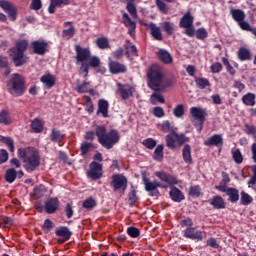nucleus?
<instances>
[{
    "label": "nucleus",
    "mask_w": 256,
    "mask_h": 256,
    "mask_svg": "<svg viewBox=\"0 0 256 256\" xmlns=\"http://www.w3.org/2000/svg\"><path fill=\"white\" fill-rule=\"evenodd\" d=\"M95 136L98 139V143L104 147V149H113L117 143H119V139L121 136L119 135V131L115 129H111L107 131L105 126H97L95 128V132L88 131L84 135L86 141H94Z\"/></svg>",
    "instance_id": "nucleus-1"
},
{
    "label": "nucleus",
    "mask_w": 256,
    "mask_h": 256,
    "mask_svg": "<svg viewBox=\"0 0 256 256\" xmlns=\"http://www.w3.org/2000/svg\"><path fill=\"white\" fill-rule=\"evenodd\" d=\"M148 87L152 91H165L169 87H173L172 79H165L163 70L158 65H152L147 72Z\"/></svg>",
    "instance_id": "nucleus-2"
},
{
    "label": "nucleus",
    "mask_w": 256,
    "mask_h": 256,
    "mask_svg": "<svg viewBox=\"0 0 256 256\" xmlns=\"http://www.w3.org/2000/svg\"><path fill=\"white\" fill-rule=\"evenodd\" d=\"M18 157L24 163V169L27 173H33L41 165V156L39 151L33 147L19 148Z\"/></svg>",
    "instance_id": "nucleus-3"
},
{
    "label": "nucleus",
    "mask_w": 256,
    "mask_h": 256,
    "mask_svg": "<svg viewBox=\"0 0 256 256\" xmlns=\"http://www.w3.org/2000/svg\"><path fill=\"white\" fill-rule=\"evenodd\" d=\"M29 47V42L25 39L17 40L15 46L10 48V57L15 67H23L26 63H29V58L25 55Z\"/></svg>",
    "instance_id": "nucleus-4"
},
{
    "label": "nucleus",
    "mask_w": 256,
    "mask_h": 256,
    "mask_svg": "<svg viewBox=\"0 0 256 256\" xmlns=\"http://www.w3.org/2000/svg\"><path fill=\"white\" fill-rule=\"evenodd\" d=\"M7 91L12 97H22L25 95V78L20 74H12L6 83Z\"/></svg>",
    "instance_id": "nucleus-5"
},
{
    "label": "nucleus",
    "mask_w": 256,
    "mask_h": 256,
    "mask_svg": "<svg viewBox=\"0 0 256 256\" xmlns=\"http://www.w3.org/2000/svg\"><path fill=\"white\" fill-rule=\"evenodd\" d=\"M75 51L76 65L82 63L80 67V75L87 77V75H89V64L85 61H89V58L91 57V50L89 48H82L81 46L76 45Z\"/></svg>",
    "instance_id": "nucleus-6"
},
{
    "label": "nucleus",
    "mask_w": 256,
    "mask_h": 256,
    "mask_svg": "<svg viewBox=\"0 0 256 256\" xmlns=\"http://www.w3.org/2000/svg\"><path fill=\"white\" fill-rule=\"evenodd\" d=\"M165 141L168 149H177V146L181 147L185 143H189V137L185 136L184 133L179 134L177 131H174L166 135Z\"/></svg>",
    "instance_id": "nucleus-7"
},
{
    "label": "nucleus",
    "mask_w": 256,
    "mask_h": 256,
    "mask_svg": "<svg viewBox=\"0 0 256 256\" xmlns=\"http://www.w3.org/2000/svg\"><path fill=\"white\" fill-rule=\"evenodd\" d=\"M142 181L144 183L145 191L150 195V197H159V189H167V186L161 184V182H157V180L151 181V179L146 176L142 177Z\"/></svg>",
    "instance_id": "nucleus-8"
},
{
    "label": "nucleus",
    "mask_w": 256,
    "mask_h": 256,
    "mask_svg": "<svg viewBox=\"0 0 256 256\" xmlns=\"http://www.w3.org/2000/svg\"><path fill=\"white\" fill-rule=\"evenodd\" d=\"M195 18H193V15H191V12H186L181 20H180V27H182L185 30V35L188 37H193L195 35V26H193V21Z\"/></svg>",
    "instance_id": "nucleus-9"
},
{
    "label": "nucleus",
    "mask_w": 256,
    "mask_h": 256,
    "mask_svg": "<svg viewBox=\"0 0 256 256\" xmlns=\"http://www.w3.org/2000/svg\"><path fill=\"white\" fill-rule=\"evenodd\" d=\"M111 187H113L114 191H125L127 189V178L121 174L112 175Z\"/></svg>",
    "instance_id": "nucleus-10"
},
{
    "label": "nucleus",
    "mask_w": 256,
    "mask_h": 256,
    "mask_svg": "<svg viewBox=\"0 0 256 256\" xmlns=\"http://www.w3.org/2000/svg\"><path fill=\"white\" fill-rule=\"evenodd\" d=\"M190 115L193 117V119L200 121L201 126L198 130L200 133L201 129H203L202 125H203V123H205V117H207V109L201 108V107H191Z\"/></svg>",
    "instance_id": "nucleus-11"
},
{
    "label": "nucleus",
    "mask_w": 256,
    "mask_h": 256,
    "mask_svg": "<svg viewBox=\"0 0 256 256\" xmlns=\"http://www.w3.org/2000/svg\"><path fill=\"white\" fill-rule=\"evenodd\" d=\"M87 175L93 181L101 179L103 177V166L97 162L90 163V169L87 172Z\"/></svg>",
    "instance_id": "nucleus-12"
},
{
    "label": "nucleus",
    "mask_w": 256,
    "mask_h": 256,
    "mask_svg": "<svg viewBox=\"0 0 256 256\" xmlns=\"http://www.w3.org/2000/svg\"><path fill=\"white\" fill-rule=\"evenodd\" d=\"M55 235L58 238V243L60 245H63V243L69 241V239H71V236L73 235V233L71 232V230H69V227L67 226H61V227H58L56 228L55 230Z\"/></svg>",
    "instance_id": "nucleus-13"
},
{
    "label": "nucleus",
    "mask_w": 256,
    "mask_h": 256,
    "mask_svg": "<svg viewBox=\"0 0 256 256\" xmlns=\"http://www.w3.org/2000/svg\"><path fill=\"white\" fill-rule=\"evenodd\" d=\"M206 235L207 234L203 231H195V228L193 226L187 227L186 230L184 231V237H186V239H192L194 241H203Z\"/></svg>",
    "instance_id": "nucleus-14"
},
{
    "label": "nucleus",
    "mask_w": 256,
    "mask_h": 256,
    "mask_svg": "<svg viewBox=\"0 0 256 256\" xmlns=\"http://www.w3.org/2000/svg\"><path fill=\"white\" fill-rule=\"evenodd\" d=\"M0 9L4 10L5 13H8L11 21L17 19V8L7 0H0Z\"/></svg>",
    "instance_id": "nucleus-15"
},
{
    "label": "nucleus",
    "mask_w": 256,
    "mask_h": 256,
    "mask_svg": "<svg viewBox=\"0 0 256 256\" xmlns=\"http://www.w3.org/2000/svg\"><path fill=\"white\" fill-rule=\"evenodd\" d=\"M31 47L36 55H43L47 53L49 44L45 40H37L31 43Z\"/></svg>",
    "instance_id": "nucleus-16"
},
{
    "label": "nucleus",
    "mask_w": 256,
    "mask_h": 256,
    "mask_svg": "<svg viewBox=\"0 0 256 256\" xmlns=\"http://www.w3.org/2000/svg\"><path fill=\"white\" fill-rule=\"evenodd\" d=\"M117 87H118V92L121 95L122 99H124V101H127L129 97H133V91H134L133 86L129 84H118Z\"/></svg>",
    "instance_id": "nucleus-17"
},
{
    "label": "nucleus",
    "mask_w": 256,
    "mask_h": 256,
    "mask_svg": "<svg viewBox=\"0 0 256 256\" xmlns=\"http://www.w3.org/2000/svg\"><path fill=\"white\" fill-rule=\"evenodd\" d=\"M23 175H25V173H23V170H19L17 172V170H15V168H10L8 170H6L5 173V181L7 183H14L15 180L17 179H21L23 177Z\"/></svg>",
    "instance_id": "nucleus-18"
},
{
    "label": "nucleus",
    "mask_w": 256,
    "mask_h": 256,
    "mask_svg": "<svg viewBox=\"0 0 256 256\" xmlns=\"http://www.w3.org/2000/svg\"><path fill=\"white\" fill-rule=\"evenodd\" d=\"M40 81L44 89H52V87H55V83H57V77L51 73H47L41 76Z\"/></svg>",
    "instance_id": "nucleus-19"
},
{
    "label": "nucleus",
    "mask_w": 256,
    "mask_h": 256,
    "mask_svg": "<svg viewBox=\"0 0 256 256\" xmlns=\"http://www.w3.org/2000/svg\"><path fill=\"white\" fill-rule=\"evenodd\" d=\"M123 24L125 27H128V33L130 37H135V30L137 29V23L135 21L131 20V17H129V14L123 13L122 15Z\"/></svg>",
    "instance_id": "nucleus-20"
},
{
    "label": "nucleus",
    "mask_w": 256,
    "mask_h": 256,
    "mask_svg": "<svg viewBox=\"0 0 256 256\" xmlns=\"http://www.w3.org/2000/svg\"><path fill=\"white\" fill-rule=\"evenodd\" d=\"M155 175L160 179V181L167 183V185H177V178L171 174L157 171L155 172Z\"/></svg>",
    "instance_id": "nucleus-21"
},
{
    "label": "nucleus",
    "mask_w": 256,
    "mask_h": 256,
    "mask_svg": "<svg viewBox=\"0 0 256 256\" xmlns=\"http://www.w3.org/2000/svg\"><path fill=\"white\" fill-rule=\"evenodd\" d=\"M204 145L206 147H219V145H223V136L221 134H214L204 141Z\"/></svg>",
    "instance_id": "nucleus-22"
},
{
    "label": "nucleus",
    "mask_w": 256,
    "mask_h": 256,
    "mask_svg": "<svg viewBox=\"0 0 256 256\" xmlns=\"http://www.w3.org/2000/svg\"><path fill=\"white\" fill-rule=\"evenodd\" d=\"M109 70H110V73H112L113 75H117L119 73H125L127 71V66L117 61H110Z\"/></svg>",
    "instance_id": "nucleus-23"
},
{
    "label": "nucleus",
    "mask_w": 256,
    "mask_h": 256,
    "mask_svg": "<svg viewBox=\"0 0 256 256\" xmlns=\"http://www.w3.org/2000/svg\"><path fill=\"white\" fill-rule=\"evenodd\" d=\"M44 209L49 215L55 213L59 209V200L57 198H50L46 201Z\"/></svg>",
    "instance_id": "nucleus-24"
},
{
    "label": "nucleus",
    "mask_w": 256,
    "mask_h": 256,
    "mask_svg": "<svg viewBox=\"0 0 256 256\" xmlns=\"http://www.w3.org/2000/svg\"><path fill=\"white\" fill-rule=\"evenodd\" d=\"M148 27L150 29V33L155 39V41H163V33H161V28L157 26V24L151 22L148 24Z\"/></svg>",
    "instance_id": "nucleus-25"
},
{
    "label": "nucleus",
    "mask_w": 256,
    "mask_h": 256,
    "mask_svg": "<svg viewBox=\"0 0 256 256\" xmlns=\"http://www.w3.org/2000/svg\"><path fill=\"white\" fill-rule=\"evenodd\" d=\"M158 59L162 61V63H165L166 65H169L173 63V56H171V53L165 49H160L157 53Z\"/></svg>",
    "instance_id": "nucleus-26"
},
{
    "label": "nucleus",
    "mask_w": 256,
    "mask_h": 256,
    "mask_svg": "<svg viewBox=\"0 0 256 256\" xmlns=\"http://www.w3.org/2000/svg\"><path fill=\"white\" fill-rule=\"evenodd\" d=\"M98 114H102V117H109V102L104 99L98 101Z\"/></svg>",
    "instance_id": "nucleus-27"
},
{
    "label": "nucleus",
    "mask_w": 256,
    "mask_h": 256,
    "mask_svg": "<svg viewBox=\"0 0 256 256\" xmlns=\"http://www.w3.org/2000/svg\"><path fill=\"white\" fill-rule=\"evenodd\" d=\"M73 22H64L63 27H69V29H64L62 31V37L64 39H73L75 35V26L72 25Z\"/></svg>",
    "instance_id": "nucleus-28"
},
{
    "label": "nucleus",
    "mask_w": 256,
    "mask_h": 256,
    "mask_svg": "<svg viewBox=\"0 0 256 256\" xmlns=\"http://www.w3.org/2000/svg\"><path fill=\"white\" fill-rule=\"evenodd\" d=\"M65 5H69V0H50L48 13L53 15L55 13V7H65Z\"/></svg>",
    "instance_id": "nucleus-29"
},
{
    "label": "nucleus",
    "mask_w": 256,
    "mask_h": 256,
    "mask_svg": "<svg viewBox=\"0 0 256 256\" xmlns=\"http://www.w3.org/2000/svg\"><path fill=\"white\" fill-rule=\"evenodd\" d=\"M169 195L172 201H175L176 203H181V201L185 199V196L177 187L172 188L169 192Z\"/></svg>",
    "instance_id": "nucleus-30"
},
{
    "label": "nucleus",
    "mask_w": 256,
    "mask_h": 256,
    "mask_svg": "<svg viewBox=\"0 0 256 256\" xmlns=\"http://www.w3.org/2000/svg\"><path fill=\"white\" fill-rule=\"evenodd\" d=\"M182 157L188 165H191L193 163V158L191 157V146L189 144L184 145V148L182 150Z\"/></svg>",
    "instance_id": "nucleus-31"
},
{
    "label": "nucleus",
    "mask_w": 256,
    "mask_h": 256,
    "mask_svg": "<svg viewBox=\"0 0 256 256\" xmlns=\"http://www.w3.org/2000/svg\"><path fill=\"white\" fill-rule=\"evenodd\" d=\"M62 139H65V134H62L59 130L53 128L50 134V141L53 143H61Z\"/></svg>",
    "instance_id": "nucleus-32"
},
{
    "label": "nucleus",
    "mask_w": 256,
    "mask_h": 256,
    "mask_svg": "<svg viewBox=\"0 0 256 256\" xmlns=\"http://www.w3.org/2000/svg\"><path fill=\"white\" fill-rule=\"evenodd\" d=\"M214 209H225V200L221 196H214L210 202Z\"/></svg>",
    "instance_id": "nucleus-33"
},
{
    "label": "nucleus",
    "mask_w": 256,
    "mask_h": 256,
    "mask_svg": "<svg viewBox=\"0 0 256 256\" xmlns=\"http://www.w3.org/2000/svg\"><path fill=\"white\" fill-rule=\"evenodd\" d=\"M230 13L234 21H236V23H240L245 19V12L241 9H232Z\"/></svg>",
    "instance_id": "nucleus-34"
},
{
    "label": "nucleus",
    "mask_w": 256,
    "mask_h": 256,
    "mask_svg": "<svg viewBox=\"0 0 256 256\" xmlns=\"http://www.w3.org/2000/svg\"><path fill=\"white\" fill-rule=\"evenodd\" d=\"M0 142L4 143L11 153L15 152V142L13 141V138L0 135Z\"/></svg>",
    "instance_id": "nucleus-35"
},
{
    "label": "nucleus",
    "mask_w": 256,
    "mask_h": 256,
    "mask_svg": "<svg viewBox=\"0 0 256 256\" xmlns=\"http://www.w3.org/2000/svg\"><path fill=\"white\" fill-rule=\"evenodd\" d=\"M242 103L248 107L255 106V94L249 92L242 97Z\"/></svg>",
    "instance_id": "nucleus-36"
},
{
    "label": "nucleus",
    "mask_w": 256,
    "mask_h": 256,
    "mask_svg": "<svg viewBox=\"0 0 256 256\" xmlns=\"http://www.w3.org/2000/svg\"><path fill=\"white\" fill-rule=\"evenodd\" d=\"M76 91L78 93H91V94L94 93L93 88H91V84L89 82H84L83 84H79L76 87Z\"/></svg>",
    "instance_id": "nucleus-37"
},
{
    "label": "nucleus",
    "mask_w": 256,
    "mask_h": 256,
    "mask_svg": "<svg viewBox=\"0 0 256 256\" xmlns=\"http://www.w3.org/2000/svg\"><path fill=\"white\" fill-rule=\"evenodd\" d=\"M231 203H237L239 201V190L235 188H228L227 194Z\"/></svg>",
    "instance_id": "nucleus-38"
},
{
    "label": "nucleus",
    "mask_w": 256,
    "mask_h": 256,
    "mask_svg": "<svg viewBox=\"0 0 256 256\" xmlns=\"http://www.w3.org/2000/svg\"><path fill=\"white\" fill-rule=\"evenodd\" d=\"M240 61H249L251 59V51L247 48H240L238 51Z\"/></svg>",
    "instance_id": "nucleus-39"
},
{
    "label": "nucleus",
    "mask_w": 256,
    "mask_h": 256,
    "mask_svg": "<svg viewBox=\"0 0 256 256\" xmlns=\"http://www.w3.org/2000/svg\"><path fill=\"white\" fill-rule=\"evenodd\" d=\"M195 83L198 89H206V87H211V83L207 78L195 77Z\"/></svg>",
    "instance_id": "nucleus-40"
},
{
    "label": "nucleus",
    "mask_w": 256,
    "mask_h": 256,
    "mask_svg": "<svg viewBox=\"0 0 256 256\" xmlns=\"http://www.w3.org/2000/svg\"><path fill=\"white\" fill-rule=\"evenodd\" d=\"M95 43L98 49H109V47H111L109 45V39H107V37H100L96 39Z\"/></svg>",
    "instance_id": "nucleus-41"
},
{
    "label": "nucleus",
    "mask_w": 256,
    "mask_h": 256,
    "mask_svg": "<svg viewBox=\"0 0 256 256\" xmlns=\"http://www.w3.org/2000/svg\"><path fill=\"white\" fill-rule=\"evenodd\" d=\"M240 195H241V198H240L241 205H251V203H253V197H251V195H249L247 192L242 191Z\"/></svg>",
    "instance_id": "nucleus-42"
},
{
    "label": "nucleus",
    "mask_w": 256,
    "mask_h": 256,
    "mask_svg": "<svg viewBox=\"0 0 256 256\" xmlns=\"http://www.w3.org/2000/svg\"><path fill=\"white\" fill-rule=\"evenodd\" d=\"M150 101L152 105H157V103H165V98L163 94L154 92L150 97Z\"/></svg>",
    "instance_id": "nucleus-43"
},
{
    "label": "nucleus",
    "mask_w": 256,
    "mask_h": 256,
    "mask_svg": "<svg viewBox=\"0 0 256 256\" xmlns=\"http://www.w3.org/2000/svg\"><path fill=\"white\" fill-rule=\"evenodd\" d=\"M0 123L1 125H11V116L5 110L0 112Z\"/></svg>",
    "instance_id": "nucleus-44"
},
{
    "label": "nucleus",
    "mask_w": 256,
    "mask_h": 256,
    "mask_svg": "<svg viewBox=\"0 0 256 256\" xmlns=\"http://www.w3.org/2000/svg\"><path fill=\"white\" fill-rule=\"evenodd\" d=\"M232 158H233V161L238 165H241V163H243V154L239 149L232 150Z\"/></svg>",
    "instance_id": "nucleus-45"
},
{
    "label": "nucleus",
    "mask_w": 256,
    "mask_h": 256,
    "mask_svg": "<svg viewBox=\"0 0 256 256\" xmlns=\"http://www.w3.org/2000/svg\"><path fill=\"white\" fill-rule=\"evenodd\" d=\"M162 27L164 31H166L167 35H173V33H175V24L171 22H163Z\"/></svg>",
    "instance_id": "nucleus-46"
},
{
    "label": "nucleus",
    "mask_w": 256,
    "mask_h": 256,
    "mask_svg": "<svg viewBox=\"0 0 256 256\" xmlns=\"http://www.w3.org/2000/svg\"><path fill=\"white\" fill-rule=\"evenodd\" d=\"M31 127L35 133H41L43 131V123L37 118L32 121Z\"/></svg>",
    "instance_id": "nucleus-47"
},
{
    "label": "nucleus",
    "mask_w": 256,
    "mask_h": 256,
    "mask_svg": "<svg viewBox=\"0 0 256 256\" xmlns=\"http://www.w3.org/2000/svg\"><path fill=\"white\" fill-rule=\"evenodd\" d=\"M173 115L176 116L178 119L183 117V115H185V107L183 106V104H178L174 108Z\"/></svg>",
    "instance_id": "nucleus-48"
},
{
    "label": "nucleus",
    "mask_w": 256,
    "mask_h": 256,
    "mask_svg": "<svg viewBox=\"0 0 256 256\" xmlns=\"http://www.w3.org/2000/svg\"><path fill=\"white\" fill-rule=\"evenodd\" d=\"M142 144L147 149H155V147H157V141L153 138H147V139L143 140Z\"/></svg>",
    "instance_id": "nucleus-49"
},
{
    "label": "nucleus",
    "mask_w": 256,
    "mask_h": 256,
    "mask_svg": "<svg viewBox=\"0 0 256 256\" xmlns=\"http://www.w3.org/2000/svg\"><path fill=\"white\" fill-rule=\"evenodd\" d=\"M156 7H158L159 11L163 13V15H167L169 8H167V4L163 0H156Z\"/></svg>",
    "instance_id": "nucleus-50"
},
{
    "label": "nucleus",
    "mask_w": 256,
    "mask_h": 256,
    "mask_svg": "<svg viewBox=\"0 0 256 256\" xmlns=\"http://www.w3.org/2000/svg\"><path fill=\"white\" fill-rule=\"evenodd\" d=\"M101 65V60L97 56H92L88 59V69L89 67L96 68Z\"/></svg>",
    "instance_id": "nucleus-51"
},
{
    "label": "nucleus",
    "mask_w": 256,
    "mask_h": 256,
    "mask_svg": "<svg viewBox=\"0 0 256 256\" xmlns=\"http://www.w3.org/2000/svg\"><path fill=\"white\" fill-rule=\"evenodd\" d=\"M161 129L164 133H173L175 132V127L171 125L170 121H165L161 124Z\"/></svg>",
    "instance_id": "nucleus-52"
},
{
    "label": "nucleus",
    "mask_w": 256,
    "mask_h": 256,
    "mask_svg": "<svg viewBox=\"0 0 256 256\" xmlns=\"http://www.w3.org/2000/svg\"><path fill=\"white\" fill-rule=\"evenodd\" d=\"M153 158L155 161H161L163 159V145H158L156 147Z\"/></svg>",
    "instance_id": "nucleus-53"
},
{
    "label": "nucleus",
    "mask_w": 256,
    "mask_h": 256,
    "mask_svg": "<svg viewBox=\"0 0 256 256\" xmlns=\"http://www.w3.org/2000/svg\"><path fill=\"white\" fill-rule=\"evenodd\" d=\"M126 9L133 19H137V8L133 5V2H128Z\"/></svg>",
    "instance_id": "nucleus-54"
},
{
    "label": "nucleus",
    "mask_w": 256,
    "mask_h": 256,
    "mask_svg": "<svg viewBox=\"0 0 256 256\" xmlns=\"http://www.w3.org/2000/svg\"><path fill=\"white\" fill-rule=\"evenodd\" d=\"M94 207H97V202L93 198H88L83 202L84 209H93Z\"/></svg>",
    "instance_id": "nucleus-55"
},
{
    "label": "nucleus",
    "mask_w": 256,
    "mask_h": 256,
    "mask_svg": "<svg viewBox=\"0 0 256 256\" xmlns=\"http://www.w3.org/2000/svg\"><path fill=\"white\" fill-rule=\"evenodd\" d=\"M127 233L130 237H132L133 239H136V237H139V235H141V231H139L138 228H135L133 226L128 227L127 229Z\"/></svg>",
    "instance_id": "nucleus-56"
},
{
    "label": "nucleus",
    "mask_w": 256,
    "mask_h": 256,
    "mask_svg": "<svg viewBox=\"0 0 256 256\" xmlns=\"http://www.w3.org/2000/svg\"><path fill=\"white\" fill-rule=\"evenodd\" d=\"M127 57H137V46L131 45L126 47Z\"/></svg>",
    "instance_id": "nucleus-57"
},
{
    "label": "nucleus",
    "mask_w": 256,
    "mask_h": 256,
    "mask_svg": "<svg viewBox=\"0 0 256 256\" xmlns=\"http://www.w3.org/2000/svg\"><path fill=\"white\" fill-rule=\"evenodd\" d=\"M9 161V152L5 149H0V165Z\"/></svg>",
    "instance_id": "nucleus-58"
},
{
    "label": "nucleus",
    "mask_w": 256,
    "mask_h": 256,
    "mask_svg": "<svg viewBox=\"0 0 256 256\" xmlns=\"http://www.w3.org/2000/svg\"><path fill=\"white\" fill-rule=\"evenodd\" d=\"M244 131H245V133H247V135H252V137H254V139H256V127L255 126L245 125Z\"/></svg>",
    "instance_id": "nucleus-59"
},
{
    "label": "nucleus",
    "mask_w": 256,
    "mask_h": 256,
    "mask_svg": "<svg viewBox=\"0 0 256 256\" xmlns=\"http://www.w3.org/2000/svg\"><path fill=\"white\" fill-rule=\"evenodd\" d=\"M91 147H93L92 143H88V142H84L81 144V154L82 155H87L89 153V149H91Z\"/></svg>",
    "instance_id": "nucleus-60"
},
{
    "label": "nucleus",
    "mask_w": 256,
    "mask_h": 256,
    "mask_svg": "<svg viewBox=\"0 0 256 256\" xmlns=\"http://www.w3.org/2000/svg\"><path fill=\"white\" fill-rule=\"evenodd\" d=\"M189 193L192 197H199L201 195V187L199 186H191Z\"/></svg>",
    "instance_id": "nucleus-61"
},
{
    "label": "nucleus",
    "mask_w": 256,
    "mask_h": 256,
    "mask_svg": "<svg viewBox=\"0 0 256 256\" xmlns=\"http://www.w3.org/2000/svg\"><path fill=\"white\" fill-rule=\"evenodd\" d=\"M46 192L47 190L45 189L44 185H40L34 188V195H36L37 197L43 196V193H46Z\"/></svg>",
    "instance_id": "nucleus-62"
},
{
    "label": "nucleus",
    "mask_w": 256,
    "mask_h": 256,
    "mask_svg": "<svg viewBox=\"0 0 256 256\" xmlns=\"http://www.w3.org/2000/svg\"><path fill=\"white\" fill-rule=\"evenodd\" d=\"M197 39H207V30L205 28H199L196 31Z\"/></svg>",
    "instance_id": "nucleus-63"
},
{
    "label": "nucleus",
    "mask_w": 256,
    "mask_h": 256,
    "mask_svg": "<svg viewBox=\"0 0 256 256\" xmlns=\"http://www.w3.org/2000/svg\"><path fill=\"white\" fill-rule=\"evenodd\" d=\"M223 69V65L219 62H215L211 65V71L213 73H220V71Z\"/></svg>",
    "instance_id": "nucleus-64"
}]
</instances>
